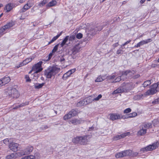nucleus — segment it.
<instances>
[{"label": "nucleus", "instance_id": "f257e3e1", "mask_svg": "<svg viewBox=\"0 0 159 159\" xmlns=\"http://www.w3.org/2000/svg\"><path fill=\"white\" fill-rule=\"evenodd\" d=\"M91 138L89 135H85L82 136H78L74 138L72 141L73 143L80 145H86L89 142Z\"/></svg>", "mask_w": 159, "mask_h": 159}, {"label": "nucleus", "instance_id": "f03ea898", "mask_svg": "<svg viewBox=\"0 0 159 159\" xmlns=\"http://www.w3.org/2000/svg\"><path fill=\"white\" fill-rule=\"evenodd\" d=\"M60 71V69L56 66H53L46 70L44 75L48 78H51L52 76H54Z\"/></svg>", "mask_w": 159, "mask_h": 159}, {"label": "nucleus", "instance_id": "7ed1b4c3", "mask_svg": "<svg viewBox=\"0 0 159 159\" xmlns=\"http://www.w3.org/2000/svg\"><path fill=\"white\" fill-rule=\"evenodd\" d=\"M5 93L10 97L17 98H18L20 94L18 91L15 88L11 87H8L5 90Z\"/></svg>", "mask_w": 159, "mask_h": 159}, {"label": "nucleus", "instance_id": "20e7f679", "mask_svg": "<svg viewBox=\"0 0 159 159\" xmlns=\"http://www.w3.org/2000/svg\"><path fill=\"white\" fill-rule=\"evenodd\" d=\"M42 63V61H39L33 67V70H35L33 74V76L37 77V78L38 77L37 73L41 71L42 70V69L41 68Z\"/></svg>", "mask_w": 159, "mask_h": 159}, {"label": "nucleus", "instance_id": "39448f33", "mask_svg": "<svg viewBox=\"0 0 159 159\" xmlns=\"http://www.w3.org/2000/svg\"><path fill=\"white\" fill-rule=\"evenodd\" d=\"M159 87V82L154 84L151 86L150 89L148 90L147 94L148 95H153L157 92V88Z\"/></svg>", "mask_w": 159, "mask_h": 159}, {"label": "nucleus", "instance_id": "423d86ee", "mask_svg": "<svg viewBox=\"0 0 159 159\" xmlns=\"http://www.w3.org/2000/svg\"><path fill=\"white\" fill-rule=\"evenodd\" d=\"M131 152L130 150H125L117 153L115 155V157L116 158H119L127 156H130L131 155Z\"/></svg>", "mask_w": 159, "mask_h": 159}, {"label": "nucleus", "instance_id": "0eeeda50", "mask_svg": "<svg viewBox=\"0 0 159 159\" xmlns=\"http://www.w3.org/2000/svg\"><path fill=\"white\" fill-rule=\"evenodd\" d=\"M128 88V85H126L125 86H122L120 87L117 89L116 90L112 92V94H114L124 92H127L129 91V89Z\"/></svg>", "mask_w": 159, "mask_h": 159}, {"label": "nucleus", "instance_id": "6e6552de", "mask_svg": "<svg viewBox=\"0 0 159 159\" xmlns=\"http://www.w3.org/2000/svg\"><path fill=\"white\" fill-rule=\"evenodd\" d=\"M33 149L34 148L32 146H27L24 150H22L19 152L20 155H21V157L25 155L30 154L32 152Z\"/></svg>", "mask_w": 159, "mask_h": 159}, {"label": "nucleus", "instance_id": "1a4fd4ad", "mask_svg": "<svg viewBox=\"0 0 159 159\" xmlns=\"http://www.w3.org/2000/svg\"><path fill=\"white\" fill-rule=\"evenodd\" d=\"M77 112L75 109H72L67 114L65 115L63 117L64 120L70 119L72 117L75 116L77 114Z\"/></svg>", "mask_w": 159, "mask_h": 159}, {"label": "nucleus", "instance_id": "9d476101", "mask_svg": "<svg viewBox=\"0 0 159 159\" xmlns=\"http://www.w3.org/2000/svg\"><path fill=\"white\" fill-rule=\"evenodd\" d=\"M134 71H131L129 70H127L122 72L121 77L122 78V80H124L127 78V75L129 74L131 75V74H134Z\"/></svg>", "mask_w": 159, "mask_h": 159}, {"label": "nucleus", "instance_id": "9b49d317", "mask_svg": "<svg viewBox=\"0 0 159 159\" xmlns=\"http://www.w3.org/2000/svg\"><path fill=\"white\" fill-rule=\"evenodd\" d=\"M159 146V142L154 143L152 145H150L145 147L148 151L155 149Z\"/></svg>", "mask_w": 159, "mask_h": 159}, {"label": "nucleus", "instance_id": "f8f14e48", "mask_svg": "<svg viewBox=\"0 0 159 159\" xmlns=\"http://www.w3.org/2000/svg\"><path fill=\"white\" fill-rule=\"evenodd\" d=\"M20 155H20L19 152H14L7 156L6 157V159H12L13 158H16L18 157H20Z\"/></svg>", "mask_w": 159, "mask_h": 159}, {"label": "nucleus", "instance_id": "ddd939ff", "mask_svg": "<svg viewBox=\"0 0 159 159\" xmlns=\"http://www.w3.org/2000/svg\"><path fill=\"white\" fill-rule=\"evenodd\" d=\"M18 145V144L12 142L11 144H9V147L12 151L16 152L17 151Z\"/></svg>", "mask_w": 159, "mask_h": 159}, {"label": "nucleus", "instance_id": "4468645a", "mask_svg": "<svg viewBox=\"0 0 159 159\" xmlns=\"http://www.w3.org/2000/svg\"><path fill=\"white\" fill-rule=\"evenodd\" d=\"M152 40L151 39H146L145 40H142L139 43H137V44L135 45L134 47H140L141 46L145 44L148 43L152 41Z\"/></svg>", "mask_w": 159, "mask_h": 159}, {"label": "nucleus", "instance_id": "2eb2a0df", "mask_svg": "<svg viewBox=\"0 0 159 159\" xmlns=\"http://www.w3.org/2000/svg\"><path fill=\"white\" fill-rule=\"evenodd\" d=\"M121 117V115L118 114H112L110 116V119L112 120L120 119Z\"/></svg>", "mask_w": 159, "mask_h": 159}, {"label": "nucleus", "instance_id": "dca6fc26", "mask_svg": "<svg viewBox=\"0 0 159 159\" xmlns=\"http://www.w3.org/2000/svg\"><path fill=\"white\" fill-rule=\"evenodd\" d=\"M130 134L129 132H127L123 134L120 135H117L114 137V139L115 140H117L121 139L124 138L126 136Z\"/></svg>", "mask_w": 159, "mask_h": 159}, {"label": "nucleus", "instance_id": "f3484780", "mask_svg": "<svg viewBox=\"0 0 159 159\" xmlns=\"http://www.w3.org/2000/svg\"><path fill=\"white\" fill-rule=\"evenodd\" d=\"M140 130L138 131L137 133L138 136H141L145 134L146 133L147 130L146 129H145L143 128V127L141 126H140Z\"/></svg>", "mask_w": 159, "mask_h": 159}, {"label": "nucleus", "instance_id": "a211bd4d", "mask_svg": "<svg viewBox=\"0 0 159 159\" xmlns=\"http://www.w3.org/2000/svg\"><path fill=\"white\" fill-rule=\"evenodd\" d=\"M106 23H105V25H103H103H101L98 26L94 27L95 31L92 32V33L94 34H96L98 33V32L100 31L102 29L103 27L105 25H106Z\"/></svg>", "mask_w": 159, "mask_h": 159}, {"label": "nucleus", "instance_id": "6ab92c4d", "mask_svg": "<svg viewBox=\"0 0 159 159\" xmlns=\"http://www.w3.org/2000/svg\"><path fill=\"white\" fill-rule=\"evenodd\" d=\"M80 49L78 46H76L71 49L72 53L74 55L76 54L80 51Z\"/></svg>", "mask_w": 159, "mask_h": 159}, {"label": "nucleus", "instance_id": "aec40b11", "mask_svg": "<svg viewBox=\"0 0 159 159\" xmlns=\"http://www.w3.org/2000/svg\"><path fill=\"white\" fill-rule=\"evenodd\" d=\"M1 79L3 82V83L4 85H5V84H7L11 80V79L10 77L8 76L4 77L3 78H1Z\"/></svg>", "mask_w": 159, "mask_h": 159}, {"label": "nucleus", "instance_id": "412c9836", "mask_svg": "<svg viewBox=\"0 0 159 159\" xmlns=\"http://www.w3.org/2000/svg\"><path fill=\"white\" fill-rule=\"evenodd\" d=\"M32 60V58H27L24 60L20 64L19 67L22 66L24 65H25L31 61Z\"/></svg>", "mask_w": 159, "mask_h": 159}, {"label": "nucleus", "instance_id": "4be33fe9", "mask_svg": "<svg viewBox=\"0 0 159 159\" xmlns=\"http://www.w3.org/2000/svg\"><path fill=\"white\" fill-rule=\"evenodd\" d=\"M15 7V5L13 3H10L8 4L6 6V8L7 11V12L10 11L12 9V8Z\"/></svg>", "mask_w": 159, "mask_h": 159}, {"label": "nucleus", "instance_id": "5701e85b", "mask_svg": "<svg viewBox=\"0 0 159 159\" xmlns=\"http://www.w3.org/2000/svg\"><path fill=\"white\" fill-rule=\"evenodd\" d=\"M13 139L12 138L6 139L3 140L4 143L6 145H8L11 144L12 142H13Z\"/></svg>", "mask_w": 159, "mask_h": 159}, {"label": "nucleus", "instance_id": "b1692460", "mask_svg": "<svg viewBox=\"0 0 159 159\" xmlns=\"http://www.w3.org/2000/svg\"><path fill=\"white\" fill-rule=\"evenodd\" d=\"M62 33V31H61L59 34H58L56 36L54 37L48 43V44L51 43H53L54 41L56 40L61 35Z\"/></svg>", "mask_w": 159, "mask_h": 159}, {"label": "nucleus", "instance_id": "393cba45", "mask_svg": "<svg viewBox=\"0 0 159 159\" xmlns=\"http://www.w3.org/2000/svg\"><path fill=\"white\" fill-rule=\"evenodd\" d=\"M30 8V7L25 4L24 5L23 7L20 10L19 12L20 13L24 12L27 10H28Z\"/></svg>", "mask_w": 159, "mask_h": 159}, {"label": "nucleus", "instance_id": "a878e982", "mask_svg": "<svg viewBox=\"0 0 159 159\" xmlns=\"http://www.w3.org/2000/svg\"><path fill=\"white\" fill-rule=\"evenodd\" d=\"M44 84V83L42 84L35 83L34 84V87L36 89H39L41 88Z\"/></svg>", "mask_w": 159, "mask_h": 159}, {"label": "nucleus", "instance_id": "bb28decb", "mask_svg": "<svg viewBox=\"0 0 159 159\" xmlns=\"http://www.w3.org/2000/svg\"><path fill=\"white\" fill-rule=\"evenodd\" d=\"M70 122L74 125H76L80 124L81 123V121L77 119H74L70 121Z\"/></svg>", "mask_w": 159, "mask_h": 159}, {"label": "nucleus", "instance_id": "cd10ccee", "mask_svg": "<svg viewBox=\"0 0 159 159\" xmlns=\"http://www.w3.org/2000/svg\"><path fill=\"white\" fill-rule=\"evenodd\" d=\"M57 2L55 0H52L47 5V7H51L56 4Z\"/></svg>", "mask_w": 159, "mask_h": 159}, {"label": "nucleus", "instance_id": "c85d7f7f", "mask_svg": "<svg viewBox=\"0 0 159 159\" xmlns=\"http://www.w3.org/2000/svg\"><path fill=\"white\" fill-rule=\"evenodd\" d=\"M143 127V128L145 129H148L152 127V125L151 123H147L146 124H144L142 125Z\"/></svg>", "mask_w": 159, "mask_h": 159}, {"label": "nucleus", "instance_id": "c756f323", "mask_svg": "<svg viewBox=\"0 0 159 159\" xmlns=\"http://www.w3.org/2000/svg\"><path fill=\"white\" fill-rule=\"evenodd\" d=\"M72 74L69 71L64 74L63 76V79L66 80L68 77L70 76Z\"/></svg>", "mask_w": 159, "mask_h": 159}, {"label": "nucleus", "instance_id": "7c9ffc66", "mask_svg": "<svg viewBox=\"0 0 159 159\" xmlns=\"http://www.w3.org/2000/svg\"><path fill=\"white\" fill-rule=\"evenodd\" d=\"M143 95L142 94H138L134 96L133 97V99L134 100H139L142 98Z\"/></svg>", "mask_w": 159, "mask_h": 159}, {"label": "nucleus", "instance_id": "2f4dec72", "mask_svg": "<svg viewBox=\"0 0 159 159\" xmlns=\"http://www.w3.org/2000/svg\"><path fill=\"white\" fill-rule=\"evenodd\" d=\"M137 115V113L135 112H133L132 113L129 114L126 116L125 118H131L136 116Z\"/></svg>", "mask_w": 159, "mask_h": 159}, {"label": "nucleus", "instance_id": "473e14b6", "mask_svg": "<svg viewBox=\"0 0 159 159\" xmlns=\"http://www.w3.org/2000/svg\"><path fill=\"white\" fill-rule=\"evenodd\" d=\"M7 29L6 26L4 25L0 29V35L2 36L3 34V33L5 32L6 30Z\"/></svg>", "mask_w": 159, "mask_h": 159}, {"label": "nucleus", "instance_id": "72a5a7b5", "mask_svg": "<svg viewBox=\"0 0 159 159\" xmlns=\"http://www.w3.org/2000/svg\"><path fill=\"white\" fill-rule=\"evenodd\" d=\"M69 36H66L65 38L63 40L62 43H61L60 45L62 47L67 42V41L68 39Z\"/></svg>", "mask_w": 159, "mask_h": 159}, {"label": "nucleus", "instance_id": "f704fd0d", "mask_svg": "<svg viewBox=\"0 0 159 159\" xmlns=\"http://www.w3.org/2000/svg\"><path fill=\"white\" fill-rule=\"evenodd\" d=\"M151 80H148L144 81L143 84V87H145L150 85L151 84Z\"/></svg>", "mask_w": 159, "mask_h": 159}, {"label": "nucleus", "instance_id": "c9c22d12", "mask_svg": "<svg viewBox=\"0 0 159 159\" xmlns=\"http://www.w3.org/2000/svg\"><path fill=\"white\" fill-rule=\"evenodd\" d=\"M48 2V1L47 0H43L39 4L38 6L40 7H42L46 4Z\"/></svg>", "mask_w": 159, "mask_h": 159}, {"label": "nucleus", "instance_id": "e433bc0d", "mask_svg": "<svg viewBox=\"0 0 159 159\" xmlns=\"http://www.w3.org/2000/svg\"><path fill=\"white\" fill-rule=\"evenodd\" d=\"M86 99L90 103L92 102L94 100V97L93 96H89L86 98Z\"/></svg>", "mask_w": 159, "mask_h": 159}, {"label": "nucleus", "instance_id": "4c0bfd02", "mask_svg": "<svg viewBox=\"0 0 159 159\" xmlns=\"http://www.w3.org/2000/svg\"><path fill=\"white\" fill-rule=\"evenodd\" d=\"M21 159H34V156L30 155L27 156H25L21 158Z\"/></svg>", "mask_w": 159, "mask_h": 159}, {"label": "nucleus", "instance_id": "58836bf2", "mask_svg": "<svg viewBox=\"0 0 159 159\" xmlns=\"http://www.w3.org/2000/svg\"><path fill=\"white\" fill-rule=\"evenodd\" d=\"M14 25V24L12 22H9V23H8L6 25H4L5 26H6V28H7V29H8V28H10V27H11L13 25Z\"/></svg>", "mask_w": 159, "mask_h": 159}, {"label": "nucleus", "instance_id": "ea45409f", "mask_svg": "<svg viewBox=\"0 0 159 159\" xmlns=\"http://www.w3.org/2000/svg\"><path fill=\"white\" fill-rule=\"evenodd\" d=\"M131 155L130 157H136L138 155L139 153L137 152H133L131 150Z\"/></svg>", "mask_w": 159, "mask_h": 159}, {"label": "nucleus", "instance_id": "a19ab883", "mask_svg": "<svg viewBox=\"0 0 159 159\" xmlns=\"http://www.w3.org/2000/svg\"><path fill=\"white\" fill-rule=\"evenodd\" d=\"M104 79L101 76H99L98 78L96 80L95 82H101Z\"/></svg>", "mask_w": 159, "mask_h": 159}, {"label": "nucleus", "instance_id": "79ce46f5", "mask_svg": "<svg viewBox=\"0 0 159 159\" xmlns=\"http://www.w3.org/2000/svg\"><path fill=\"white\" fill-rule=\"evenodd\" d=\"M29 104V102H25L22 103L19 105L20 107H24L27 105H28Z\"/></svg>", "mask_w": 159, "mask_h": 159}, {"label": "nucleus", "instance_id": "37998d69", "mask_svg": "<svg viewBox=\"0 0 159 159\" xmlns=\"http://www.w3.org/2000/svg\"><path fill=\"white\" fill-rule=\"evenodd\" d=\"M94 30V27H91L89 30V34L92 35H94L95 34H94L92 33V32H93L94 31H95Z\"/></svg>", "mask_w": 159, "mask_h": 159}, {"label": "nucleus", "instance_id": "c03bdc74", "mask_svg": "<svg viewBox=\"0 0 159 159\" xmlns=\"http://www.w3.org/2000/svg\"><path fill=\"white\" fill-rule=\"evenodd\" d=\"M84 101L83 99V100L78 102L77 104V106H82L85 105V104H84Z\"/></svg>", "mask_w": 159, "mask_h": 159}, {"label": "nucleus", "instance_id": "a18cd8bd", "mask_svg": "<svg viewBox=\"0 0 159 159\" xmlns=\"http://www.w3.org/2000/svg\"><path fill=\"white\" fill-rule=\"evenodd\" d=\"M58 45L59 44H57L55 46L53 49L52 50V53H54L57 51Z\"/></svg>", "mask_w": 159, "mask_h": 159}, {"label": "nucleus", "instance_id": "49530a36", "mask_svg": "<svg viewBox=\"0 0 159 159\" xmlns=\"http://www.w3.org/2000/svg\"><path fill=\"white\" fill-rule=\"evenodd\" d=\"M122 79V78L121 77V76H119L117 78H116L115 80V81L113 82H119Z\"/></svg>", "mask_w": 159, "mask_h": 159}, {"label": "nucleus", "instance_id": "de8ad7c7", "mask_svg": "<svg viewBox=\"0 0 159 159\" xmlns=\"http://www.w3.org/2000/svg\"><path fill=\"white\" fill-rule=\"evenodd\" d=\"M25 79L26 80V82H30L31 81V79L30 78L29 76L27 75H25Z\"/></svg>", "mask_w": 159, "mask_h": 159}, {"label": "nucleus", "instance_id": "09e8293b", "mask_svg": "<svg viewBox=\"0 0 159 159\" xmlns=\"http://www.w3.org/2000/svg\"><path fill=\"white\" fill-rule=\"evenodd\" d=\"M83 37V34L80 33L77 34L76 35V37L78 39H80Z\"/></svg>", "mask_w": 159, "mask_h": 159}, {"label": "nucleus", "instance_id": "8fccbe9b", "mask_svg": "<svg viewBox=\"0 0 159 159\" xmlns=\"http://www.w3.org/2000/svg\"><path fill=\"white\" fill-rule=\"evenodd\" d=\"M131 111V109L130 108H127L124 110V113H127L130 112Z\"/></svg>", "mask_w": 159, "mask_h": 159}, {"label": "nucleus", "instance_id": "3c124183", "mask_svg": "<svg viewBox=\"0 0 159 159\" xmlns=\"http://www.w3.org/2000/svg\"><path fill=\"white\" fill-rule=\"evenodd\" d=\"M102 97V95L101 94H99L97 97L94 98V101H98Z\"/></svg>", "mask_w": 159, "mask_h": 159}, {"label": "nucleus", "instance_id": "603ef678", "mask_svg": "<svg viewBox=\"0 0 159 159\" xmlns=\"http://www.w3.org/2000/svg\"><path fill=\"white\" fill-rule=\"evenodd\" d=\"M26 4L29 6L30 7H31L33 6L34 4L33 3L30 2L29 1H28Z\"/></svg>", "mask_w": 159, "mask_h": 159}, {"label": "nucleus", "instance_id": "864d4df0", "mask_svg": "<svg viewBox=\"0 0 159 159\" xmlns=\"http://www.w3.org/2000/svg\"><path fill=\"white\" fill-rule=\"evenodd\" d=\"M140 151L141 152V153H143L148 152L147 149H146V147L141 148L140 150Z\"/></svg>", "mask_w": 159, "mask_h": 159}, {"label": "nucleus", "instance_id": "5fc2aeb1", "mask_svg": "<svg viewBox=\"0 0 159 159\" xmlns=\"http://www.w3.org/2000/svg\"><path fill=\"white\" fill-rule=\"evenodd\" d=\"M115 77L116 76L114 75H112L108 76L107 77V79L109 80H112L114 79Z\"/></svg>", "mask_w": 159, "mask_h": 159}, {"label": "nucleus", "instance_id": "6e6d98bb", "mask_svg": "<svg viewBox=\"0 0 159 159\" xmlns=\"http://www.w3.org/2000/svg\"><path fill=\"white\" fill-rule=\"evenodd\" d=\"M152 103L153 104H158L159 103V98L155 99L152 102Z\"/></svg>", "mask_w": 159, "mask_h": 159}, {"label": "nucleus", "instance_id": "4d7b16f0", "mask_svg": "<svg viewBox=\"0 0 159 159\" xmlns=\"http://www.w3.org/2000/svg\"><path fill=\"white\" fill-rule=\"evenodd\" d=\"M53 53H52V52L51 53H50L48 55V58L46 60L47 61H48L52 57V56L53 55Z\"/></svg>", "mask_w": 159, "mask_h": 159}, {"label": "nucleus", "instance_id": "13d9d810", "mask_svg": "<svg viewBox=\"0 0 159 159\" xmlns=\"http://www.w3.org/2000/svg\"><path fill=\"white\" fill-rule=\"evenodd\" d=\"M83 100L84 101V104H85V105H86L90 103L89 102V101H88L86 99V98H85L83 99Z\"/></svg>", "mask_w": 159, "mask_h": 159}, {"label": "nucleus", "instance_id": "bf43d9fd", "mask_svg": "<svg viewBox=\"0 0 159 159\" xmlns=\"http://www.w3.org/2000/svg\"><path fill=\"white\" fill-rule=\"evenodd\" d=\"M34 159L35 158H39L40 157V154L38 152H36L34 154Z\"/></svg>", "mask_w": 159, "mask_h": 159}, {"label": "nucleus", "instance_id": "052dcab7", "mask_svg": "<svg viewBox=\"0 0 159 159\" xmlns=\"http://www.w3.org/2000/svg\"><path fill=\"white\" fill-rule=\"evenodd\" d=\"M123 53L122 50L121 49H118L116 51V54H121Z\"/></svg>", "mask_w": 159, "mask_h": 159}, {"label": "nucleus", "instance_id": "680f3d73", "mask_svg": "<svg viewBox=\"0 0 159 159\" xmlns=\"http://www.w3.org/2000/svg\"><path fill=\"white\" fill-rule=\"evenodd\" d=\"M131 41V40H129L128 41H127L125 42V43H124L122 45H121V47H122V46H125V45H127L128 43H129Z\"/></svg>", "mask_w": 159, "mask_h": 159}, {"label": "nucleus", "instance_id": "e2e57ef3", "mask_svg": "<svg viewBox=\"0 0 159 159\" xmlns=\"http://www.w3.org/2000/svg\"><path fill=\"white\" fill-rule=\"evenodd\" d=\"M60 61L62 63H64V61L65 60V58H64V57L63 56H62L60 59Z\"/></svg>", "mask_w": 159, "mask_h": 159}, {"label": "nucleus", "instance_id": "0e129e2a", "mask_svg": "<svg viewBox=\"0 0 159 159\" xmlns=\"http://www.w3.org/2000/svg\"><path fill=\"white\" fill-rule=\"evenodd\" d=\"M75 37L74 36H71L70 37H69V40L72 41L73 40H74Z\"/></svg>", "mask_w": 159, "mask_h": 159}, {"label": "nucleus", "instance_id": "69168bd1", "mask_svg": "<svg viewBox=\"0 0 159 159\" xmlns=\"http://www.w3.org/2000/svg\"><path fill=\"white\" fill-rule=\"evenodd\" d=\"M118 45V43L117 42V43H116L114 44L113 45H112V46L113 47V48H115L116 47H117Z\"/></svg>", "mask_w": 159, "mask_h": 159}, {"label": "nucleus", "instance_id": "338daca9", "mask_svg": "<svg viewBox=\"0 0 159 159\" xmlns=\"http://www.w3.org/2000/svg\"><path fill=\"white\" fill-rule=\"evenodd\" d=\"M71 74H72L75 71V69H73L69 70Z\"/></svg>", "mask_w": 159, "mask_h": 159}, {"label": "nucleus", "instance_id": "774afa93", "mask_svg": "<svg viewBox=\"0 0 159 159\" xmlns=\"http://www.w3.org/2000/svg\"><path fill=\"white\" fill-rule=\"evenodd\" d=\"M139 76H140L139 75L137 74V75H134V76L133 78H134V79H137V78H139Z\"/></svg>", "mask_w": 159, "mask_h": 159}]
</instances>
